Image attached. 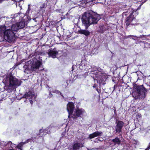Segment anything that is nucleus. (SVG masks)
Segmentation results:
<instances>
[{
    "mask_svg": "<svg viewBox=\"0 0 150 150\" xmlns=\"http://www.w3.org/2000/svg\"><path fill=\"white\" fill-rule=\"evenodd\" d=\"M100 19L99 15L97 13L93 14L86 12L84 13L81 20L83 24L85 26L86 28L87 29L91 25L97 23Z\"/></svg>",
    "mask_w": 150,
    "mask_h": 150,
    "instance_id": "f257e3e1",
    "label": "nucleus"
},
{
    "mask_svg": "<svg viewBox=\"0 0 150 150\" xmlns=\"http://www.w3.org/2000/svg\"><path fill=\"white\" fill-rule=\"evenodd\" d=\"M136 92L134 94L133 97L135 99H144L146 96V90L143 86H138L135 88Z\"/></svg>",
    "mask_w": 150,
    "mask_h": 150,
    "instance_id": "f03ea898",
    "label": "nucleus"
},
{
    "mask_svg": "<svg viewBox=\"0 0 150 150\" xmlns=\"http://www.w3.org/2000/svg\"><path fill=\"white\" fill-rule=\"evenodd\" d=\"M4 36V39L9 42L14 41L15 39L14 33L11 31L10 28L6 30Z\"/></svg>",
    "mask_w": 150,
    "mask_h": 150,
    "instance_id": "7ed1b4c3",
    "label": "nucleus"
},
{
    "mask_svg": "<svg viewBox=\"0 0 150 150\" xmlns=\"http://www.w3.org/2000/svg\"><path fill=\"white\" fill-rule=\"evenodd\" d=\"M28 62V64L30 63V65L28 66V68L33 71L36 70L42 64V63L39 61L33 63L32 61H29Z\"/></svg>",
    "mask_w": 150,
    "mask_h": 150,
    "instance_id": "20e7f679",
    "label": "nucleus"
},
{
    "mask_svg": "<svg viewBox=\"0 0 150 150\" xmlns=\"http://www.w3.org/2000/svg\"><path fill=\"white\" fill-rule=\"evenodd\" d=\"M85 112V110L83 109H77L72 116V117L74 119H77L78 117L80 118V117H82Z\"/></svg>",
    "mask_w": 150,
    "mask_h": 150,
    "instance_id": "39448f33",
    "label": "nucleus"
},
{
    "mask_svg": "<svg viewBox=\"0 0 150 150\" xmlns=\"http://www.w3.org/2000/svg\"><path fill=\"white\" fill-rule=\"evenodd\" d=\"M117 125L116 126L115 129L117 132L120 133L121 132V129L123 127L124 123L121 121H118L116 122Z\"/></svg>",
    "mask_w": 150,
    "mask_h": 150,
    "instance_id": "423d86ee",
    "label": "nucleus"
},
{
    "mask_svg": "<svg viewBox=\"0 0 150 150\" xmlns=\"http://www.w3.org/2000/svg\"><path fill=\"white\" fill-rule=\"evenodd\" d=\"M58 53V52L55 49H50L48 51V54L49 57H51L52 58H54L56 57Z\"/></svg>",
    "mask_w": 150,
    "mask_h": 150,
    "instance_id": "0eeeda50",
    "label": "nucleus"
},
{
    "mask_svg": "<svg viewBox=\"0 0 150 150\" xmlns=\"http://www.w3.org/2000/svg\"><path fill=\"white\" fill-rule=\"evenodd\" d=\"M74 108V105L72 103H69L67 104V110L69 112V117L70 115L72 114Z\"/></svg>",
    "mask_w": 150,
    "mask_h": 150,
    "instance_id": "6e6552de",
    "label": "nucleus"
},
{
    "mask_svg": "<svg viewBox=\"0 0 150 150\" xmlns=\"http://www.w3.org/2000/svg\"><path fill=\"white\" fill-rule=\"evenodd\" d=\"M9 82L10 86H12L15 85H17L18 82L17 79L16 78L11 76L9 78Z\"/></svg>",
    "mask_w": 150,
    "mask_h": 150,
    "instance_id": "1a4fd4ad",
    "label": "nucleus"
},
{
    "mask_svg": "<svg viewBox=\"0 0 150 150\" xmlns=\"http://www.w3.org/2000/svg\"><path fill=\"white\" fill-rule=\"evenodd\" d=\"M102 134L103 133L101 131H96L90 134L88 138L90 139H93L97 137L101 136Z\"/></svg>",
    "mask_w": 150,
    "mask_h": 150,
    "instance_id": "9d476101",
    "label": "nucleus"
},
{
    "mask_svg": "<svg viewBox=\"0 0 150 150\" xmlns=\"http://www.w3.org/2000/svg\"><path fill=\"white\" fill-rule=\"evenodd\" d=\"M133 12L134 11L132 10L130 14L129 15V16L126 19V24H127L128 25L134 19L133 16Z\"/></svg>",
    "mask_w": 150,
    "mask_h": 150,
    "instance_id": "9b49d317",
    "label": "nucleus"
},
{
    "mask_svg": "<svg viewBox=\"0 0 150 150\" xmlns=\"http://www.w3.org/2000/svg\"><path fill=\"white\" fill-rule=\"evenodd\" d=\"M8 27L5 25L0 26V35L2 36L4 35L5 31Z\"/></svg>",
    "mask_w": 150,
    "mask_h": 150,
    "instance_id": "f8f14e48",
    "label": "nucleus"
},
{
    "mask_svg": "<svg viewBox=\"0 0 150 150\" xmlns=\"http://www.w3.org/2000/svg\"><path fill=\"white\" fill-rule=\"evenodd\" d=\"M25 98H35V95L34 93H32L31 91H29L28 93H25L24 96Z\"/></svg>",
    "mask_w": 150,
    "mask_h": 150,
    "instance_id": "ddd939ff",
    "label": "nucleus"
},
{
    "mask_svg": "<svg viewBox=\"0 0 150 150\" xmlns=\"http://www.w3.org/2000/svg\"><path fill=\"white\" fill-rule=\"evenodd\" d=\"M78 32L79 33L83 34L86 36L90 34V33L88 30H85L80 29Z\"/></svg>",
    "mask_w": 150,
    "mask_h": 150,
    "instance_id": "4468645a",
    "label": "nucleus"
},
{
    "mask_svg": "<svg viewBox=\"0 0 150 150\" xmlns=\"http://www.w3.org/2000/svg\"><path fill=\"white\" fill-rule=\"evenodd\" d=\"M17 25H18L19 28L20 29L23 28L25 26L26 24L27 23L25 22L22 21L19 22V23H17Z\"/></svg>",
    "mask_w": 150,
    "mask_h": 150,
    "instance_id": "2eb2a0df",
    "label": "nucleus"
},
{
    "mask_svg": "<svg viewBox=\"0 0 150 150\" xmlns=\"http://www.w3.org/2000/svg\"><path fill=\"white\" fill-rule=\"evenodd\" d=\"M83 146V144H81L79 143H76L74 144L73 146V149L74 150H76L79 149L80 147H82Z\"/></svg>",
    "mask_w": 150,
    "mask_h": 150,
    "instance_id": "dca6fc26",
    "label": "nucleus"
},
{
    "mask_svg": "<svg viewBox=\"0 0 150 150\" xmlns=\"http://www.w3.org/2000/svg\"><path fill=\"white\" fill-rule=\"evenodd\" d=\"M19 29V28L18 25H17V23L16 24H13L11 26L10 29L11 31H12L13 32V31H16Z\"/></svg>",
    "mask_w": 150,
    "mask_h": 150,
    "instance_id": "f3484780",
    "label": "nucleus"
},
{
    "mask_svg": "<svg viewBox=\"0 0 150 150\" xmlns=\"http://www.w3.org/2000/svg\"><path fill=\"white\" fill-rule=\"evenodd\" d=\"M112 141L114 142V145H116V144L119 145L120 143V140L117 137H116L115 139H113Z\"/></svg>",
    "mask_w": 150,
    "mask_h": 150,
    "instance_id": "a211bd4d",
    "label": "nucleus"
},
{
    "mask_svg": "<svg viewBox=\"0 0 150 150\" xmlns=\"http://www.w3.org/2000/svg\"><path fill=\"white\" fill-rule=\"evenodd\" d=\"M25 143H26V142H21L18 145H17L16 146L17 148L20 149V150H22V146L25 144Z\"/></svg>",
    "mask_w": 150,
    "mask_h": 150,
    "instance_id": "6ab92c4d",
    "label": "nucleus"
},
{
    "mask_svg": "<svg viewBox=\"0 0 150 150\" xmlns=\"http://www.w3.org/2000/svg\"><path fill=\"white\" fill-rule=\"evenodd\" d=\"M47 5V4L45 2H43L40 5V8H44L46 7Z\"/></svg>",
    "mask_w": 150,
    "mask_h": 150,
    "instance_id": "aec40b11",
    "label": "nucleus"
},
{
    "mask_svg": "<svg viewBox=\"0 0 150 150\" xmlns=\"http://www.w3.org/2000/svg\"><path fill=\"white\" fill-rule=\"evenodd\" d=\"M129 11L130 10L128 9L127 11L123 12L122 14L123 16H126L127 14V13H128Z\"/></svg>",
    "mask_w": 150,
    "mask_h": 150,
    "instance_id": "412c9836",
    "label": "nucleus"
},
{
    "mask_svg": "<svg viewBox=\"0 0 150 150\" xmlns=\"http://www.w3.org/2000/svg\"><path fill=\"white\" fill-rule=\"evenodd\" d=\"M144 35H142L139 36L138 37L136 36H133V37H136L137 38H142L143 37H144Z\"/></svg>",
    "mask_w": 150,
    "mask_h": 150,
    "instance_id": "4be33fe9",
    "label": "nucleus"
},
{
    "mask_svg": "<svg viewBox=\"0 0 150 150\" xmlns=\"http://www.w3.org/2000/svg\"><path fill=\"white\" fill-rule=\"evenodd\" d=\"M9 144L11 145H12V146L13 145H15V144H12L11 141L8 142L7 143V144Z\"/></svg>",
    "mask_w": 150,
    "mask_h": 150,
    "instance_id": "5701e85b",
    "label": "nucleus"
},
{
    "mask_svg": "<svg viewBox=\"0 0 150 150\" xmlns=\"http://www.w3.org/2000/svg\"><path fill=\"white\" fill-rule=\"evenodd\" d=\"M18 16L19 17L21 16H24V15L23 13H19L18 14Z\"/></svg>",
    "mask_w": 150,
    "mask_h": 150,
    "instance_id": "b1692460",
    "label": "nucleus"
},
{
    "mask_svg": "<svg viewBox=\"0 0 150 150\" xmlns=\"http://www.w3.org/2000/svg\"><path fill=\"white\" fill-rule=\"evenodd\" d=\"M45 131V130H42V129H40V133H42V132H44V131Z\"/></svg>",
    "mask_w": 150,
    "mask_h": 150,
    "instance_id": "393cba45",
    "label": "nucleus"
},
{
    "mask_svg": "<svg viewBox=\"0 0 150 150\" xmlns=\"http://www.w3.org/2000/svg\"><path fill=\"white\" fill-rule=\"evenodd\" d=\"M30 103H31V104H32V100H30Z\"/></svg>",
    "mask_w": 150,
    "mask_h": 150,
    "instance_id": "a878e982",
    "label": "nucleus"
},
{
    "mask_svg": "<svg viewBox=\"0 0 150 150\" xmlns=\"http://www.w3.org/2000/svg\"><path fill=\"white\" fill-rule=\"evenodd\" d=\"M149 149H148L147 148V149H146L145 150H148Z\"/></svg>",
    "mask_w": 150,
    "mask_h": 150,
    "instance_id": "bb28decb",
    "label": "nucleus"
},
{
    "mask_svg": "<svg viewBox=\"0 0 150 150\" xmlns=\"http://www.w3.org/2000/svg\"><path fill=\"white\" fill-rule=\"evenodd\" d=\"M2 18V17L0 16V20H1V19Z\"/></svg>",
    "mask_w": 150,
    "mask_h": 150,
    "instance_id": "cd10ccee",
    "label": "nucleus"
},
{
    "mask_svg": "<svg viewBox=\"0 0 150 150\" xmlns=\"http://www.w3.org/2000/svg\"><path fill=\"white\" fill-rule=\"evenodd\" d=\"M148 149H150V146H148Z\"/></svg>",
    "mask_w": 150,
    "mask_h": 150,
    "instance_id": "c85d7f7f",
    "label": "nucleus"
},
{
    "mask_svg": "<svg viewBox=\"0 0 150 150\" xmlns=\"http://www.w3.org/2000/svg\"><path fill=\"white\" fill-rule=\"evenodd\" d=\"M59 10H56V11H59Z\"/></svg>",
    "mask_w": 150,
    "mask_h": 150,
    "instance_id": "c756f323",
    "label": "nucleus"
},
{
    "mask_svg": "<svg viewBox=\"0 0 150 150\" xmlns=\"http://www.w3.org/2000/svg\"><path fill=\"white\" fill-rule=\"evenodd\" d=\"M49 95H52V94L51 93H50V94H49Z\"/></svg>",
    "mask_w": 150,
    "mask_h": 150,
    "instance_id": "7c9ffc66",
    "label": "nucleus"
},
{
    "mask_svg": "<svg viewBox=\"0 0 150 150\" xmlns=\"http://www.w3.org/2000/svg\"><path fill=\"white\" fill-rule=\"evenodd\" d=\"M96 86H95V85L93 86V87H96Z\"/></svg>",
    "mask_w": 150,
    "mask_h": 150,
    "instance_id": "2f4dec72",
    "label": "nucleus"
},
{
    "mask_svg": "<svg viewBox=\"0 0 150 150\" xmlns=\"http://www.w3.org/2000/svg\"><path fill=\"white\" fill-rule=\"evenodd\" d=\"M149 35H146V36H149Z\"/></svg>",
    "mask_w": 150,
    "mask_h": 150,
    "instance_id": "473e14b6",
    "label": "nucleus"
},
{
    "mask_svg": "<svg viewBox=\"0 0 150 150\" xmlns=\"http://www.w3.org/2000/svg\"><path fill=\"white\" fill-rule=\"evenodd\" d=\"M136 14H137V15H138V13H136Z\"/></svg>",
    "mask_w": 150,
    "mask_h": 150,
    "instance_id": "72a5a7b5",
    "label": "nucleus"
},
{
    "mask_svg": "<svg viewBox=\"0 0 150 150\" xmlns=\"http://www.w3.org/2000/svg\"><path fill=\"white\" fill-rule=\"evenodd\" d=\"M132 38L133 39L135 40V39L134 38Z\"/></svg>",
    "mask_w": 150,
    "mask_h": 150,
    "instance_id": "f704fd0d",
    "label": "nucleus"
},
{
    "mask_svg": "<svg viewBox=\"0 0 150 150\" xmlns=\"http://www.w3.org/2000/svg\"><path fill=\"white\" fill-rule=\"evenodd\" d=\"M28 10H30V9H29V8H28Z\"/></svg>",
    "mask_w": 150,
    "mask_h": 150,
    "instance_id": "c9c22d12",
    "label": "nucleus"
},
{
    "mask_svg": "<svg viewBox=\"0 0 150 150\" xmlns=\"http://www.w3.org/2000/svg\"><path fill=\"white\" fill-rule=\"evenodd\" d=\"M56 2H55V4H56Z\"/></svg>",
    "mask_w": 150,
    "mask_h": 150,
    "instance_id": "e433bc0d",
    "label": "nucleus"
},
{
    "mask_svg": "<svg viewBox=\"0 0 150 150\" xmlns=\"http://www.w3.org/2000/svg\"><path fill=\"white\" fill-rule=\"evenodd\" d=\"M87 150H88V149H87Z\"/></svg>",
    "mask_w": 150,
    "mask_h": 150,
    "instance_id": "4c0bfd02",
    "label": "nucleus"
}]
</instances>
